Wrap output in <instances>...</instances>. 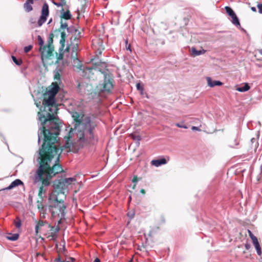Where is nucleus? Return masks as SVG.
Instances as JSON below:
<instances>
[{"mask_svg":"<svg viewBox=\"0 0 262 262\" xmlns=\"http://www.w3.org/2000/svg\"><path fill=\"white\" fill-rule=\"evenodd\" d=\"M59 89H49L43 94V113L38 112V120L41 126L38 133V142L41 138L43 143L39 149V166L35 176L36 182H40L38 196L43 200L42 194L46 189L45 186L50 184L51 179L57 174L64 171L59 164L62 149L58 147L57 137L59 135V119L55 116L57 113V105L55 97Z\"/></svg>","mask_w":262,"mask_h":262,"instance_id":"f257e3e1","label":"nucleus"},{"mask_svg":"<svg viewBox=\"0 0 262 262\" xmlns=\"http://www.w3.org/2000/svg\"><path fill=\"white\" fill-rule=\"evenodd\" d=\"M72 116L75 122L74 129L79 143L82 146L94 143L97 140L94 135V130L97 126L96 122L90 117L85 116L76 112H73Z\"/></svg>","mask_w":262,"mask_h":262,"instance_id":"f03ea898","label":"nucleus"},{"mask_svg":"<svg viewBox=\"0 0 262 262\" xmlns=\"http://www.w3.org/2000/svg\"><path fill=\"white\" fill-rule=\"evenodd\" d=\"M66 195L58 191H53L50 196V200L54 204L50 206V209L53 217H58L61 220L66 214V206L64 204V201Z\"/></svg>","mask_w":262,"mask_h":262,"instance_id":"7ed1b4c3","label":"nucleus"},{"mask_svg":"<svg viewBox=\"0 0 262 262\" xmlns=\"http://www.w3.org/2000/svg\"><path fill=\"white\" fill-rule=\"evenodd\" d=\"M75 181V179L73 178H70L59 180L58 181L57 184L55 182L54 184L55 190L54 191H58L59 194V192L65 194L64 190L68 188V187L69 185Z\"/></svg>","mask_w":262,"mask_h":262,"instance_id":"20e7f679","label":"nucleus"},{"mask_svg":"<svg viewBox=\"0 0 262 262\" xmlns=\"http://www.w3.org/2000/svg\"><path fill=\"white\" fill-rule=\"evenodd\" d=\"M113 80L107 78L106 75L104 76V81L102 83H100L97 86V89L103 93H110L114 88Z\"/></svg>","mask_w":262,"mask_h":262,"instance_id":"39448f33","label":"nucleus"},{"mask_svg":"<svg viewBox=\"0 0 262 262\" xmlns=\"http://www.w3.org/2000/svg\"><path fill=\"white\" fill-rule=\"evenodd\" d=\"M49 6L47 3H45L41 9V14L38 19L36 25H34V27H41L42 24L46 21L47 17L49 15Z\"/></svg>","mask_w":262,"mask_h":262,"instance_id":"423d86ee","label":"nucleus"},{"mask_svg":"<svg viewBox=\"0 0 262 262\" xmlns=\"http://www.w3.org/2000/svg\"><path fill=\"white\" fill-rule=\"evenodd\" d=\"M41 53V57L42 61L45 59H49L51 57L53 56L54 47H50L44 46L43 47L39 48Z\"/></svg>","mask_w":262,"mask_h":262,"instance_id":"0eeeda50","label":"nucleus"},{"mask_svg":"<svg viewBox=\"0 0 262 262\" xmlns=\"http://www.w3.org/2000/svg\"><path fill=\"white\" fill-rule=\"evenodd\" d=\"M48 228H50V231L51 232L48 235V238L51 237L53 240H55L57 238V233L58 232L59 228L58 227L55 228L54 227L52 226L50 224H47Z\"/></svg>","mask_w":262,"mask_h":262,"instance_id":"6e6552de","label":"nucleus"},{"mask_svg":"<svg viewBox=\"0 0 262 262\" xmlns=\"http://www.w3.org/2000/svg\"><path fill=\"white\" fill-rule=\"evenodd\" d=\"M98 70L95 68H86L84 70V72L85 73V75L89 79H94L95 77L94 76V74L95 72H97Z\"/></svg>","mask_w":262,"mask_h":262,"instance_id":"1a4fd4ad","label":"nucleus"},{"mask_svg":"<svg viewBox=\"0 0 262 262\" xmlns=\"http://www.w3.org/2000/svg\"><path fill=\"white\" fill-rule=\"evenodd\" d=\"M73 135V129L71 128L70 131L69 132L68 135L67 136H65L64 138L67 139V142L64 145L65 147L67 148H70L73 144L71 142H70V139L72 138V136Z\"/></svg>","mask_w":262,"mask_h":262,"instance_id":"9d476101","label":"nucleus"},{"mask_svg":"<svg viewBox=\"0 0 262 262\" xmlns=\"http://www.w3.org/2000/svg\"><path fill=\"white\" fill-rule=\"evenodd\" d=\"M21 184H23V183L21 180L19 179H16L13 181L9 186L4 188L3 190H10Z\"/></svg>","mask_w":262,"mask_h":262,"instance_id":"9b49d317","label":"nucleus"},{"mask_svg":"<svg viewBox=\"0 0 262 262\" xmlns=\"http://www.w3.org/2000/svg\"><path fill=\"white\" fill-rule=\"evenodd\" d=\"M206 80L207 84L210 87H214L215 86H221L223 85V83L220 81H212L210 77H207Z\"/></svg>","mask_w":262,"mask_h":262,"instance_id":"f8f14e48","label":"nucleus"},{"mask_svg":"<svg viewBox=\"0 0 262 262\" xmlns=\"http://www.w3.org/2000/svg\"><path fill=\"white\" fill-rule=\"evenodd\" d=\"M33 4V0H27L26 2L24 4V8L26 12H29L33 10V7L32 6Z\"/></svg>","mask_w":262,"mask_h":262,"instance_id":"ddd939ff","label":"nucleus"},{"mask_svg":"<svg viewBox=\"0 0 262 262\" xmlns=\"http://www.w3.org/2000/svg\"><path fill=\"white\" fill-rule=\"evenodd\" d=\"M167 161L165 158L160 159L153 160L151 161V164L156 167H158L162 164H165Z\"/></svg>","mask_w":262,"mask_h":262,"instance_id":"4468645a","label":"nucleus"},{"mask_svg":"<svg viewBox=\"0 0 262 262\" xmlns=\"http://www.w3.org/2000/svg\"><path fill=\"white\" fill-rule=\"evenodd\" d=\"M252 243H253V246H254V247H255V248L256 249L257 254L259 256H261V254H262V251H261V249L260 244H259V242L258 241V239H256V240H255L254 241H253Z\"/></svg>","mask_w":262,"mask_h":262,"instance_id":"2eb2a0df","label":"nucleus"},{"mask_svg":"<svg viewBox=\"0 0 262 262\" xmlns=\"http://www.w3.org/2000/svg\"><path fill=\"white\" fill-rule=\"evenodd\" d=\"M61 12H62L61 15V18L67 20L70 19L71 18V15L69 10L66 11H64V9L62 8Z\"/></svg>","mask_w":262,"mask_h":262,"instance_id":"dca6fc26","label":"nucleus"},{"mask_svg":"<svg viewBox=\"0 0 262 262\" xmlns=\"http://www.w3.org/2000/svg\"><path fill=\"white\" fill-rule=\"evenodd\" d=\"M191 52L192 55L193 56H196L205 53L206 51L203 49L201 50H197L195 48H192Z\"/></svg>","mask_w":262,"mask_h":262,"instance_id":"f3484780","label":"nucleus"},{"mask_svg":"<svg viewBox=\"0 0 262 262\" xmlns=\"http://www.w3.org/2000/svg\"><path fill=\"white\" fill-rule=\"evenodd\" d=\"M250 87L248 83H245L244 85L241 87H237L236 90L240 92H244L248 91L250 89Z\"/></svg>","mask_w":262,"mask_h":262,"instance_id":"a211bd4d","label":"nucleus"},{"mask_svg":"<svg viewBox=\"0 0 262 262\" xmlns=\"http://www.w3.org/2000/svg\"><path fill=\"white\" fill-rule=\"evenodd\" d=\"M61 38L60 40V43L62 47H64V43L67 37V35L64 31L61 32Z\"/></svg>","mask_w":262,"mask_h":262,"instance_id":"6ab92c4d","label":"nucleus"},{"mask_svg":"<svg viewBox=\"0 0 262 262\" xmlns=\"http://www.w3.org/2000/svg\"><path fill=\"white\" fill-rule=\"evenodd\" d=\"M45 224H46V222L43 221H41V220H40L37 222V223L35 226V232H36V234H38L40 228L42 226H43Z\"/></svg>","mask_w":262,"mask_h":262,"instance_id":"aec40b11","label":"nucleus"},{"mask_svg":"<svg viewBox=\"0 0 262 262\" xmlns=\"http://www.w3.org/2000/svg\"><path fill=\"white\" fill-rule=\"evenodd\" d=\"M42 200H41V201H37V208L39 210L40 212V213H43V209H44V206L42 203Z\"/></svg>","mask_w":262,"mask_h":262,"instance_id":"412c9836","label":"nucleus"},{"mask_svg":"<svg viewBox=\"0 0 262 262\" xmlns=\"http://www.w3.org/2000/svg\"><path fill=\"white\" fill-rule=\"evenodd\" d=\"M75 36L74 37V41H79L80 38L81 37V32L77 29L75 30Z\"/></svg>","mask_w":262,"mask_h":262,"instance_id":"4be33fe9","label":"nucleus"},{"mask_svg":"<svg viewBox=\"0 0 262 262\" xmlns=\"http://www.w3.org/2000/svg\"><path fill=\"white\" fill-rule=\"evenodd\" d=\"M54 35L53 33H51L49 35V39L48 41V45H46V46H48L50 47H54L53 45V41Z\"/></svg>","mask_w":262,"mask_h":262,"instance_id":"5701e85b","label":"nucleus"},{"mask_svg":"<svg viewBox=\"0 0 262 262\" xmlns=\"http://www.w3.org/2000/svg\"><path fill=\"white\" fill-rule=\"evenodd\" d=\"M75 43H72V51L74 52H77L79 50L78 43L79 41H75Z\"/></svg>","mask_w":262,"mask_h":262,"instance_id":"b1692460","label":"nucleus"},{"mask_svg":"<svg viewBox=\"0 0 262 262\" xmlns=\"http://www.w3.org/2000/svg\"><path fill=\"white\" fill-rule=\"evenodd\" d=\"M231 18H232V23L234 25H235L236 26L240 25L238 18H237V17L235 14L233 16H232Z\"/></svg>","mask_w":262,"mask_h":262,"instance_id":"393cba45","label":"nucleus"},{"mask_svg":"<svg viewBox=\"0 0 262 262\" xmlns=\"http://www.w3.org/2000/svg\"><path fill=\"white\" fill-rule=\"evenodd\" d=\"M225 10L227 13L231 17L233 16L235 14L233 10L229 7H225Z\"/></svg>","mask_w":262,"mask_h":262,"instance_id":"a878e982","label":"nucleus"},{"mask_svg":"<svg viewBox=\"0 0 262 262\" xmlns=\"http://www.w3.org/2000/svg\"><path fill=\"white\" fill-rule=\"evenodd\" d=\"M13 61L17 66H20L22 64L23 61L21 59H17L16 57L14 56H11Z\"/></svg>","mask_w":262,"mask_h":262,"instance_id":"bb28decb","label":"nucleus"},{"mask_svg":"<svg viewBox=\"0 0 262 262\" xmlns=\"http://www.w3.org/2000/svg\"><path fill=\"white\" fill-rule=\"evenodd\" d=\"M71 58L73 59L74 62L76 61V62L79 61V60L77 58V52H74L72 51L71 53Z\"/></svg>","mask_w":262,"mask_h":262,"instance_id":"cd10ccee","label":"nucleus"},{"mask_svg":"<svg viewBox=\"0 0 262 262\" xmlns=\"http://www.w3.org/2000/svg\"><path fill=\"white\" fill-rule=\"evenodd\" d=\"M37 40H38V43L39 45L40 46L39 48H41L42 47H43L44 41L40 36L38 35L37 36Z\"/></svg>","mask_w":262,"mask_h":262,"instance_id":"c85d7f7f","label":"nucleus"},{"mask_svg":"<svg viewBox=\"0 0 262 262\" xmlns=\"http://www.w3.org/2000/svg\"><path fill=\"white\" fill-rule=\"evenodd\" d=\"M14 224L16 228H19L20 227L21 225V221L18 217H16V220L14 221Z\"/></svg>","mask_w":262,"mask_h":262,"instance_id":"c756f323","label":"nucleus"},{"mask_svg":"<svg viewBox=\"0 0 262 262\" xmlns=\"http://www.w3.org/2000/svg\"><path fill=\"white\" fill-rule=\"evenodd\" d=\"M248 233L249 236H250V237L251 238V239L252 240V242L257 239V237L255 235H254V234L252 233V232L250 230H248Z\"/></svg>","mask_w":262,"mask_h":262,"instance_id":"7c9ffc66","label":"nucleus"},{"mask_svg":"<svg viewBox=\"0 0 262 262\" xmlns=\"http://www.w3.org/2000/svg\"><path fill=\"white\" fill-rule=\"evenodd\" d=\"M248 233L249 236H250V237L251 238V239L252 240V242L257 239V237L255 235H254V234L252 233V232L250 230H248Z\"/></svg>","mask_w":262,"mask_h":262,"instance_id":"2f4dec72","label":"nucleus"},{"mask_svg":"<svg viewBox=\"0 0 262 262\" xmlns=\"http://www.w3.org/2000/svg\"><path fill=\"white\" fill-rule=\"evenodd\" d=\"M59 29L62 30V31H64V29L68 30L69 28L68 24L67 23H62V22H61V26Z\"/></svg>","mask_w":262,"mask_h":262,"instance_id":"473e14b6","label":"nucleus"},{"mask_svg":"<svg viewBox=\"0 0 262 262\" xmlns=\"http://www.w3.org/2000/svg\"><path fill=\"white\" fill-rule=\"evenodd\" d=\"M18 238V235L17 234H14L12 236L8 237V238L11 241H15Z\"/></svg>","mask_w":262,"mask_h":262,"instance_id":"72a5a7b5","label":"nucleus"},{"mask_svg":"<svg viewBox=\"0 0 262 262\" xmlns=\"http://www.w3.org/2000/svg\"><path fill=\"white\" fill-rule=\"evenodd\" d=\"M33 47L32 45H29L28 46H26L24 48V52L25 53H27L29 52L30 51H31Z\"/></svg>","mask_w":262,"mask_h":262,"instance_id":"f704fd0d","label":"nucleus"},{"mask_svg":"<svg viewBox=\"0 0 262 262\" xmlns=\"http://www.w3.org/2000/svg\"><path fill=\"white\" fill-rule=\"evenodd\" d=\"M156 230H155V229H152L150 230L149 231V232H148V235L149 236L151 237V236H154V234L156 233Z\"/></svg>","mask_w":262,"mask_h":262,"instance_id":"c9c22d12","label":"nucleus"},{"mask_svg":"<svg viewBox=\"0 0 262 262\" xmlns=\"http://www.w3.org/2000/svg\"><path fill=\"white\" fill-rule=\"evenodd\" d=\"M53 3L57 7H63L64 6H66L65 5H64L63 4L61 3V2H54V1H53Z\"/></svg>","mask_w":262,"mask_h":262,"instance_id":"e433bc0d","label":"nucleus"},{"mask_svg":"<svg viewBox=\"0 0 262 262\" xmlns=\"http://www.w3.org/2000/svg\"><path fill=\"white\" fill-rule=\"evenodd\" d=\"M56 56H57V62H58L60 60L62 59L63 53H60L58 55L57 53H56Z\"/></svg>","mask_w":262,"mask_h":262,"instance_id":"4c0bfd02","label":"nucleus"},{"mask_svg":"<svg viewBox=\"0 0 262 262\" xmlns=\"http://www.w3.org/2000/svg\"><path fill=\"white\" fill-rule=\"evenodd\" d=\"M258 9V12L262 14V4H258L257 6Z\"/></svg>","mask_w":262,"mask_h":262,"instance_id":"58836bf2","label":"nucleus"},{"mask_svg":"<svg viewBox=\"0 0 262 262\" xmlns=\"http://www.w3.org/2000/svg\"><path fill=\"white\" fill-rule=\"evenodd\" d=\"M176 125L178 127L183 128H187V126H186L185 125L181 124L180 123H176Z\"/></svg>","mask_w":262,"mask_h":262,"instance_id":"ea45409f","label":"nucleus"},{"mask_svg":"<svg viewBox=\"0 0 262 262\" xmlns=\"http://www.w3.org/2000/svg\"><path fill=\"white\" fill-rule=\"evenodd\" d=\"M130 136L132 137V138L134 139H136V140H140V137L139 136H135V135H134L133 134H131Z\"/></svg>","mask_w":262,"mask_h":262,"instance_id":"a19ab883","label":"nucleus"},{"mask_svg":"<svg viewBox=\"0 0 262 262\" xmlns=\"http://www.w3.org/2000/svg\"><path fill=\"white\" fill-rule=\"evenodd\" d=\"M125 43H126V50H129L130 51H131L130 45L129 44L128 45L127 40H126Z\"/></svg>","mask_w":262,"mask_h":262,"instance_id":"79ce46f5","label":"nucleus"},{"mask_svg":"<svg viewBox=\"0 0 262 262\" xmlns=\"http://www.w3.org/2000/svg\"><path fill=\"white\" fill-rule=\"evenodd\" d=\"M138 177L137 176H135L133 177V179L132 180V182L133 183H136L138 181Z\"/></svg>","mask_w":262,"mask_h":262,"instance_id":"37998d69","label":"nucleus"},{"mask_svg":"<svg viewBox=\"0 0 262 262\" xmlns=\"http://www.w3.org/2000/svg\"><path fill=\"white\" fill-rule=\"evenodd\" d=\"M191 129L192 130H197V131H200L201 130V129L198 127H196V126H192L191 127Z\"/></svg>","mask_w":262,"mask_h":262,"instance_id":"c03bdc74","label":"nucleus"},{"mask_svg":"<svg viewBox=\"0 0 262 262\" xmlns=\"http://www.w3.org/2000/svg\"><path fill=\"white\" fill-rule=\"evenodd\" d=\"M245 247L246 248V250H248L250 249L251 248V246L249 244H246L245 245Z\"/></svg>","mask_w":262,"mask_h":262,"instance_id":"a18cd8bd","label":"nucleus"},{"mask_svg":"<svg viewBox=\"0 0 262 262\" xmlns=\"http://www.w3.org/2000/svg\"><path fill=\"white\" fill-rule=\"evenodd\" d=\"M59 78H60L59 74L58 73H56V74L55 75V76H54V78L58 79H59Z\"/></svg>","mask_w":262,"mask_h":262,"instance_id":"49530a36","label":"nucleus"},{"mask_svg":"<svg viewBox=\"0 0 262 262\" xmlns=\"http://www.w3.org/2000/svg\"><path fill=\"white\" fill-rule=\"evenodd\" d=\"M136 86H137V88L138 90H143V88L141 86L140 83L137 84Z\"/></svg>","mask_w":262,"mask_h":262,"instance_id":"de8ad7c7","label":"nucleus"},{"mask_svg":"<svg viewBox=\"0 0 262 262\" xmlns=\"http://www.w3.org/2000/svg\"><path fill=\"white\" fill-rule=\"evenodd\" d=\"M60 2L63 4L64 5H66V0H59Z\"/></svg>","mask_w":262,"mask_h":262,"instance_id":"09e8293b","label":"nucleus"},{"mask_svg":"<svg viewBox=\"0 0 262 262\" xmlns=\"http://www.w3.org/2000/svg\"><path fill=\"white\" fill-rule=\"evenodd\" d=\"M140 192L143 194L145 193V190L144 189H141L140 190Z\"/></svg>","mask_w":262,"mask_h":262,"instance_id":"8fccbe9b","label":"nucleus"},{"mask_svg":"<svg viewBox=\"0 0 262 262\" xmlns=\"http://www.w3.org/2000/svg\"><path fill=\"white\" fill-rule=\"evenodd\" d=\"M251 9L253 12H256V9L255 7H252L251 8Z\"/></svg>","mask_w":262,"mask_h":262,"instance_id":"3c124183","label":"nucleus"},{"mask_svg":"<svg viewBox=\"0 0 262 262\" xmlns=\"http://www.w3.org/2000/svg\"><path fill=\"white\" fill-rule=\"evenodd\" d=\"M94 262H100V259L98 258H96L94 260Z\"/></svg>","mask_w":262,"mask_h":262,"instance_id":"603ef678","label":"nucleus"},{"mask_svg":"<svg viewBox=\"0 0 262 262\" xmlns=\"http://www.w3.org/2000/svg\"><path fill=\"white\" fill-rule=\"evenodd\" d=\"M258 53L259 55H262V49H261V50H259L258 51Z\"/></svg>","mask_w":262,"mask_h":262,"instance_id":"864d4df0","label":"nucleus"},{"mask_svg":"<svg viewBox=\"0 0 262 262\" xmlns=\"http://www.w3.org/2000/svg\"><path fill=\"white\" fill-rule=\"evenodd\" d=\"M56 260L57 262H62V261H61V259H60V257H58V258H57V259H56Z\"/></svg>","mask_w":262,"mask_h":262,"instance_id":"5fc2aeb1","label":"nucleus"},{"mask_svg":"<svg viewBox=\"0 0 262 262\" xmlns=\"http://www.w3.org/2000/svg\"><path fill=\"white\" fill-rule=\"evenodd\" d=\"M69 49H70V46H69L66 48V51H69Z\"/></svg>","mask_w":262,"mask_h":262,"instance_id":"6e6d98bb","label":"nucleus"},{"mask_svg":"<svg viewBox=\"0 0 262 262\" xmlns=\"http://www.w3.org/2000/svg\"><path fill=\"white\" fill-rule=\"evenodd\" d=\"M135 188H136V184H135L133 185V188L134 189H135Z\"/></svg>","mask_w":262,"mask_h":262,"instance_id":"4d7b16f0","label":"nucleus"},{"mask_svg":"<svg viewBox=\"0 0 262 262\" xmlns=\"http://www.w3.org/2000/svg\"><path fill=\"white\" fill-rule=\"evenodd\" d=\"M52 19H51L49 20V21L48 24H50V23L52 22Z\"/></svg>","mask_w":262,"mask_h":262,"instance_id":"13d9d810","label":"nucleus"},{"mask_svg":"<svg viewBox=\"0 0 262 262\" xmlns=\"http://www.w3.org/2000/svg\"><path fill=\"white\" fill-rule=\"evenodd\" d=\"M43 213H42V214H43V215H42V216H41V217H45V216H44L45 212H44V211H43Z\"/></svg>","mask_w":262,"mask_h":262,"instance_id":"bf43d9fd","label":"nucleus"},{"mask_svg":"<svg viewBox=\"0 0 262 262\" xmlns=\"http://www.w3.org/2000/svg\"><path fill=\"white\" fill-rule=\"evenodd\" d=\"M258 56V54H255V57H257Z\"/></svg>","mask_w":262,"mask_h":262,"instance_id":"052dcab7","label":"nucleus"},{"mask_svg":"<svg viewBox=\"0 0 262 262\" xmlns=\"http://www.w3.org/2000/svg\"><path fill=\"white\" fill-rule=\"evenodd\" d=\"M257 60H261V59L258 58H257Z\"/></svg>","mask_w":262,"mask_h":262,"instance_id":"680f3d73","label":"nucleus"},{"mask_svg":"<svg viewBox=\"0 0 262 262\" xmlns=\"http://www.w3.org/2000/svg\"><path fill=\"white\" fill-rule=\"evenodd\" d=\"M36 106H37V107H39V104H38L37 103H36Z\"/></svg>","mask_w":262,"mask_h":262,"instance_id":"e2e57ef3","label":"nucleus"},{"mask_svg":"<svg viewBox=\"0 0 262 262\" xmlns=\"http://www.w3.org/2000/svg\"><path fill=\"white\" fill-rule=\"evenodd\" d=\"M99 54H101V51H100V52H99Z\"/></svg>","mask_w":262,"mask_h":262,"instance_id":"0e129e2a","label":"nucleus"}]
</instances>
